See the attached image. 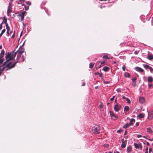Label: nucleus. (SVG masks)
Masks as SVG:
<instances>
[{
	"instance_id": "f257e3e1",
	"label": "nucleus",
	"mask_w": 153,
	"mask_h": 153,
	"mask_svg": "<svg viewBox=\"0 0 153 153\" xmlns=\"http://www.w3.org/2000/svg\"><path fill=\"white\" fill-rule=\"evenodd\" d=\"M22 53L16 51L14 52V51L10 53H8L6 55L5 58L6 61L4 62V65H5L6 62H9L12 60L17 55V56L19 58H20Z\"/></svg>"
},
{
	"instance_id": "f03ea898",
	"label": "nucleus",
	"mask_w": 153,
	"mask_h": 153,
	"mask_svg": "<svg viewBox=\"0 0 153 153\" xmlns=\"http://www.w3.org/2000/svg\"><path fill=\"white\" fill-rule=\"evenodd\" d=\"M20 58H19L17 56V58L16 59V62H15L14 63L12 64V62H9L6 65V67H7L8 68V69H7L6 70V71L8 70L9 69H11L13 68L15 66L16 64V63L19 60V59Z\"/></svg>"
},
{
	"instance_id": "7ed1b4c3",
	"label": "nucleus",
	"mask_w": 153,
	"mask_h": 153,
	"mask_svg": "<svg viewBox=\"0 0 153 153\" xmlns=\"http://www.w3.org/2000/svg\"><path fill=\"white\" fill-rule=\"evenodd\" d=\"M100 127L98 125L94 126L92 128V131L95 134H98L100 133Z\"/></svg>"
},
{
	"instance_id": "20e7f679",
	"label": "nucleus",
	"mask_w": 153,
	"mask_h": 153,
	"mask_svg": "<svg viewBox=\"0 0 153 153\" xmlns=\"http://www.w3.org/2000/svg\"><path fill=\"white\" fill-rule=\"evenodd\" d=\"M122 106L120 104H117L114 107V109L117 112L121 109Z\"/></svg>"
},
{
	"instance_id": "39448f33",
	"label": "nucleus",
	"mask_w": 153,
	"mask_h": 153,
	"mask_svg": "<svg viewBox=\"0 0 153 153\" xmlns=\"http://www.w3.org/2000/svg\"><path fill=\"white\" fill-rule=\"evenodd\" d=\"M110 114L112 118L114 120H116L117 119L118 116L116 115L113 111H110Z\"/></svg>"
},
{
	"instance_id": "423d86ee",
	"label": "nucleus",
	"mask_w": 153,
	"mask_h": 153,
	"mask_svg": "<svg viewBox=\"0 0 153 153\" xmlns=\"http://www.w3.org/2000/svg\"><path fill=\"white\" fill-rule=\"evenodd\" d=\"M6 27L7 29V33L8 34V36L10 34L12 33V31L10 30V27L9 26L8 24H6Z\"/></svg>"
},
{
	"instance_id": "0eeeda50",
	"label": "nucleus",
	"mask_w": 153,
	"mask_h": 153,
	"mask_svg": "<svg viewBox=\"0 0 153 153\" xmlns=\"http://www.w3.org/2000/svg\"><path fill=\"white\" fill-rule=\"evenodd\" d=\"M4 56V55H2V54L1 55V54H0V65H2V67L3 65H5L6 63H7L6 62L5 65H4V63L3 65L2 64L3 62L4 61L3 56Z\"/></svg>"
},
{
	"instance_id": "6e6552de",
	"label": "nucleus",
	"mask_w": 153,
	"mask_h": 153,
	"mask_svg": "<svg viewBox=\"0 0 153 153\" xmlns=\"http://www.w3.org/2000/svg\"><path fill=\"white\" fill-rule=\"evenodd\" d=\"M139 100V102L141 104H143L145 102V98L143 97H140Z\"/></svg>"
},
{
	"instance_id": "1a4fd4ad",
	"label": "nucleus",
	"mask_w": 153,
	"mask_h": 153,
	"mask_svg": "<svg viewBox=\"0 0 153 153\" xmlns=\"http://www.w3.org/2000/svg\"><path fill=\"white\" fill-rule=\"evenodd\" d=\"M25 13H26L25 12H22L21 14H20L19 15V16H20V17H21V21H22L24 20L25 15Z\"/></svg>"
},
{
	"instance_id": "9d476101",
	"label": "nucleus",
	"mask_w": 153,
	"mask_h": 153,
	"mask_svg": "<svg viewBox=\"0 0 153 153\" xmlns=\"http://www.w3.org/2000/svg\"><path fill=\"white\" fill-rule=\"evenodd\" d=\"M24 48L22 47L21 46L20 47L18 50L16 51L22 53L24 52Z\"/></svg>"
},
{
	"instance_id": "9b49d317",
	"label": "nucleus",
	"mask_w": 153,
	"mask_h": 153,
	"mask_svg": "<svg viewBox=\"0 0 153 153\" xmlns=\"http://www.w3.org/2000/svg\"><path fill=\"white\" fill-rule=\"evenodd\" d=\"M148 83H152L153 82V78L151 76H149L148 78Z\"/></svg>"
},
{
	"instance_id": "f8f14e48",
	"label": "nucleus",
	"mask_w": 153,
	"mask_h": 153,
	"mask_svg": "<svg viewBox=\"0 0 153 153\" xmlns=\"http://www.w3.org/2000/svg\"><path fill=\"white\" fill-rule=\"evenodd\" d=\"M136 69L137 71L140 72H142L144 71L142 69L139 67H136Z\"/></svg>"
},
{
	"instance_id": "ddd939ff",
	"label": "nucleus",
	"mask_w": 153,
	"mask_h": 153,
	"mask_svg": "<svg viewBox=\"0 0 153 153\" xmlns=\"http://www.w3.org/2000/svg\"><path fill=\"white\" fill-rule=\"evenodd\" d=\"M110 69V68L108 67L105 66L103 67L102 70L106 72L108 71Z\"/></svg>"
},
{
	"instance_id": "4468645a",
	"label": "nucleus",
	"mask_w": 153,
	"mask_h": 153,
	"mask_svg": "<svg viewBox=\"0 0 153 153\" xmlns=\"http://www.w3.org/2000/svg\"><path fill=\"white\" fill-rule=\"evenodd\" d=\"M148 58L150 60L153 59V55L152 54L148 55Z\"/></svg>"
},
{
	"instance_id": "2eb2a0df",
	"label": "nucleus",
	"mask_w": 153,
	"mask_h": 153,
	"mask_svg": "<svg viewBox=\"0 0 153 153\" xmlns=\"http://www.w3.org/2000/svg\"><path fill=\"white\" fill-rule=\"evenodd\" d=\"M135 121V120L134 119L132 118L130 120V122L129 123L130 125H132L133 124V123Z\"/></svg>"
},
{
	"instance_id": "dca6fc26",
	"label": "nucleus",
	"mask_w": 153,
	"mask_h": 153,
	"mask_svg": "<svg viewBox=\"0 0 153 153\" xmlns=\"http://www.w3.org/2000/svg\"><path fill=\"white\" fill-rule=\"evenodd\" d=\"M140 145V144H137L135 143H134V146L135 147V148L136 149H139V146Z\"/></svg>"
},
{
	"instance_id": "f3484780",
	"label": "nucleus",
	"mask_w": 153,
	"mask_h": 153,
	"mask_svg": "<svg viewBox=\"0 0 153 153\" xmlns=\"http://www.w3.org/2000/svg\"><path fill=\"white\" fill-rule=\"evenodd\" d=\"M129 107L128 106H126L125 107L124 110L125 111H128L129 110Z\"/></svg>"
},
{
	"instance_id": "a211bd4d",
	"label": "nucleus",
	"mask_w": 153,
	"mask_h": 153,
	"mask_svg": "<svg viewBox=\"0 0 153 153\" xmlns=\"http://www.w3.org/2000/svg\"><path fill=\"white\" fill-rule=\"evenodd\" d=\"M129 125H130L129 124L127 123L123 126V128H126L129 127Z\"/></svg>"
},
{
	"instance_id": "6ab92c4d",
	"label": "nucleus",
	"mask_w": 153,
	"mask_h": 153,
	"mask_svg": "<svg viewBox=\"0 0 153 153\" xmlns=\"http://www.w3.org/2000/svg\"><path fill=\"white\" fill-rule=\"evenodd\" d=\"M144 117V115L142 113H140L138 115V117H139V118H143Z\"/></svg>"
},
{
	"instance_id": "aec40b11",
	"label": "nucleus",
	"mask_w": 153,
	"mask_h": 153,
	"mask_svg": "<svg viewBox=\"0 0 153 153\" xmlns=\"http://www.w3.org/2000/svg\"><path fill=\"white\" fill-rule=\"evenodd\" d=\"M131 150V147L128 146L127 149V152L128 153H130Z\"/></svg>"
},
{
	"instance_id": "412c9836",
	"label": "nucleus",
	"mask_w": 153,
	"mask_h": 153,
	"mask_svg": "<svg viewBox=\"0 0 153 153\" xmlns=\"http://www.w3.org/2000/svg\"><path fill=\"white\" fill-rule=\"evenodd\" d=\"M147 132L149 133H151L152 132V129L150 128H147Z\"/></svg>"
},
{
	"instance_id": "4be33fe9",
	"label": "nucleus",
	"mask_w": 153,
	"mask_h": 153,
	"mask_svg": "<svg viewBox=\"0 0 153 153\" xmlns=\"http://www.w3.org/2000/svg\"><path fill=\"white\" fill-rule=\"evenodd\" d=\"M105 62L104 61H103L101 62V64L98 67L99 68H100L102 66L104 65H105Z\"/></svg>"
},
{
	"instance_id": "5701e85b",
	"label": "nucleus",
	"mask_w": 153,
	"mask_h": 153,
	"mask_svg": "<svg viewBox=\"0 0 153 153\" xmlns=\"http://www.w3.org/2000/svg\"><path fill=\"white\" fill-rule=\"evenodd\" d=\"M12 4L11 2H10L9 4V6H8V10L10 9H11L12 8Z\"/></svg>"
},
{
	"instance_id": "b1692460",
	"label": "nucleus",
	"mask_w": 153,
	"mask_h": 153,
	"mask_svg": "<svg viewBox=\"0 0 153 153\" xmlns=\"http://www.w3.org/2000/svg\"><path fill=\"white\" fill-rule=\"evenodd\" d=\"M124 76L127 77H129L130 76V74L129 73H125Z\"/></svg>"
},
{
	"instance_id": "393cba45",
	"label": "nucleus",
	"mask_w": 153,
	"mask_h": 153,
	"mask_svg": "<svg viewBox=\"0 0 153 153\" xmlns=\"http://www.w3.org/2000/svg\"><path fill=\"white\" fill-rule=\"evenodd\" d=\"M94 63H93L92 62H91L89 64V67L90 68H92L94 66Z\"/></svg>"
},
{
	"instance_id": "a878e982",
	"label": "nucleus",
	"mask_w": 153,
	"mask_h": 153,
	"mask_svg": "<svg viewBox=\"0 0 153 153\" xmlns=\"http://www.w3.org/2000/svg\"><path fill=\"white\" fill-rule=\"evenodd\" d=\"M126 144L125 143H122L121 145V147L122 148H124L126 147Z\"/></svg>"
},
{
	"instance_id": "bb28decb",
	"label": "nucleus",
	"mask_w": 153,
	"mask_h": 153,
	"mask_svg": "<svg viewBox=\"0 0 153 153\" xmlns=\"http://www.w3.org/2000/svg\"><path fill=\"white\" fill-rule=\"evenodd\" d=\"M126 99L128 103L129 104L131 103L130 100L128 98H126Z\"/></svg>"
},
{
	"instance_id": "cd10ccee",
	"label": "nucleus",
	"mask_w": 153,
	"mask_h": 153,
	"mask_svg": "<svg viewBox=\"0 0 153 153\" xmlns=\"http://www.w3.org/2000/svg\"><path fill=\"white\" fill-rule=\"evenodd\" d=\"M103 59H109V58L108 57V56L107 55H104L102 57Z\"/></svg>"
},
{
	"instance_id": "c85d7f7f",
	"label": "nucleus",
	"mask_w": 153,
	"mask_h": 153,
	"mask_svg": "<svg viewBox=\"0 0 153 153\" xmlns=\"http://www.w3.org/2000/svg\"><path fill=\"white\" fill-rule=\"evenodd\" d=\"M144 67L145 68H146V69H147V68H149L150 66L148 65H145L144 66Z\"/></svg>"
},
{
	"instance_id": "c756f323",
	"label": "nucleus",
	"mask_w": 153,
	"mask_h": 153,
	"mask_svg": "<svg viewBox=\"0 0 153 153\" xmlns=\"http://www.w3.org/2000/svg\"><path fill=\"white\" fill-rule=\"evenodd\" d=\"M132 85L134 86H136V82L135 81H132Z\"/></svg>"
},
{
	"instance_id": "7c9ffc66",
	"label": "nucleus",
	"mask_w": 153,
	"mask_h": 153,
	"mask_svg": "<svg viewBox=\"0 0 153 153\" xmlns=\"http://www.w3.org/2000/svg\"><path fill=\"white\" fill-rule=\"evenodd\" d=\"M26 3L29 5H31V2L30 1H27Z\"/></svg>"
},
{
	"instance_id": "2f4dec72",
	"label": "nucleus",
	"mask_w": 153,
	"mask_h": 153,
	"mask_svg": "<svg viewBox=\"0 0 153 153\" xmlns=\"http://www.w3.org/2000/svg\"><path fill=\"white\" fill-rule=\"evenodd\" d=\"M104 147H108L109 146V145L108 144H105L103 145Z\"/></svg>"
},
{
	"instance_id": "473e14b6",
	"label": "nucleus",
	"mask_w": 153,
	"mask_h": 153,
	"mask_svg": "<svg viewBox=\"0 0 153 153\" xmlns=\"http://www.w3.org/2000/svg\"><path fill=\"white\" fill-rule=\"evenodd\" d=\"M0 54H1V55L2 54V55H4V50H3L1 51Z\"/></svg>"
},
{
	"instance_id": "72a5a7b5",
	"label": "nucleus",
	"mask_w": 153,
	"mask_h": 153,
	"mask_svg": "<svg viewBox=\"0 0 153 153\" xmlns=\"http://www.w3.org/2000/svg\"><path fill=\"white\" fill-rule=\"evenodd\" d=\"M24 6H25V10H28L29 9V6H25V5H24Z\"/></svg>"
},
{
	"instance_id": "f704fd0d",
	"label": "nucleus",
	"mask_w": 153,
	"mask_h": 153,
	"mask_svg": "<svg viewBox=\"0 0 153 153\" xmlns=\"http://www.w3.org/2000/svg\"><path fill=\"white\" fill-rule=\"evenodd\" d=\"M149 117L151 118V119H152L153 118V113L150 115Z\"/></svg>"
},
{
	"instance_id": "c9c22d12",
	"label": "nucleus",
	"mask_w": 153,
	"mask_h": 153,
	"mask_svg": "<svg viewBox=\"0 0 153 153\" xmlns=\"http://www.w3.org/2000/svg\"><path fill=\"white\" fill-rule=\"evenodd\" d=\"M126 140H125L124 139H123L122 140V143H125Z\"/></svg>"
},
{
	"instance_id": "e433bc0d",
	"label": "nucleus",
	"mask_w": 153,
	"mask_h": 153,
	"mask_svg": "<svg viewBox=\"0 0 153 153\" xmlns=\"http://www.w3.org/2000/svg\"><path fill=\"white\" fill-rule=\"evenodd\" d=\"M5 68H8L7 67H6V66L5 67H4L3 68H2V69H0V71H2V72H3V71L4 70V69ZM8 68H7L8 69Z\"/></svg>"
},
{
	"instance_id": "4c0bfd02",
	"label": "nucleus",
	"mask_w": 153,
	"mask_h": 153,
	"mask_svg": "<svg viewBox=\"0 0 153 153\" xmlns=\"http://www.w3.org/2000/svg\"><path fill=\"white\" fill-rule=\"evenodd\" d=\"M3 23V21L2 23L0 25V30L2 28V24Z\"/></svg>"
},
{
	"instance_id": "58836bf2",
	"label": "nucleus",
	"mask_w": 153,
	"mask_h": 153,
	"mask_svg": "<svg viewBox=\"0 0 153 153\" xmlns=\"http://www.w3.org/2000/svg\"><path fill=\"white\" fill-rule=\"evenodd\" d=\"M99 107L101 108H102L103 107V105L102 103H101L99 105Z\"/></svg>"
},
{
	"instance_id": "ea45409f",
	"label": "nucleus",
	"mask_w": 153,
	"mask_h": 153,
	"mask_svg": "<svg viewBox=\"0 0 153 153\" xmlns=\"http://www.w3.org/2000/svg\"><path fill=\"white\" fill-rule=\"evenodd\" d=\"M140 145L139 146V148H140V149H141V150H142V146L141 145V143H140Z\"/></svg>"
},
{
	"instance_id": "a19ab883",
	"label": "nucleus",
	"mask_w": 153,
	"mask_h": 153,
	"mask_svg": "<svg viewBox=\"0 0 153 153\" xmlns=\"http://www.w3.org/2000/svg\"><path fill=\"white\" fill-rule=\"evenodd\" d=\"M137 78L135 77H134V78L132 79V81H135L137 80Z\"/></svg>"
},
{
	"instance_id": "79ce46f5",
	"label": "nucleus",
	"mask_w": 153,
	"mask_h": 153,
	"mask_svg": "<svg viewBox=\"0 0 153 153\" xmlns=\"http://www.w3.org/2000/svg\"><path fill=\"white\" fill-rule=\"evenodd\" d=\"M104 84H108L109 83V81H104Z\"/></svg>"
},
{
	"instance_id": "37998d69",
	"label": "nucleus",
	"mask_w": 153,
	"mask_h": 153,
	"mask_svg": "<svg viewBox=\"0 0 153 153\" xmlns=\"http://www.w3.org/2000/svg\"><path fill=\"white\" fill-rule=\"evenodd\" d=\"M152 86V84H150L148 85V86H149V88H151Z\"/></svg>"
},
{
	"instance_id": "c03bdc74",
	"label": "nucleus",
	"mask_w": 153,
	"mask_h": 153,
	"mask_svg": "<svg viewBox=\"0 0 153 153\" xmlns=\"http://www.w3.org/2000/svg\"><path fill=\"white\" fill-rule=\"evenodd\" d=\"M151 72H152L153 71V69L151 67H150L149 68Z\"/></svg>"
},
{
	"instance_id": "a18cd8bd",
	"label": "nucleus",
	"mask_w": 153,
	"mask_h": 153,
	"mask_svg": "<svg viewBox=\"0 0 153 153\" xmlns=\"http://www.w3.org/2000/svg\"><path fill=\"white\" fill-rule=\"evenodd\" d=\"M11 12V9H9V10H8V9H7V13H9Z\"/></svg>"
},
{
	"instance_id": "49530a36",
	"label": "nucleus",
	"mask_w": 153,
	"mask_h": 153,
	"mask_svg": "<svg viewBox=\"0 0 153 153\" xmlns=\"http://www.w3.org/2000/svg\"><path fill=\"white\" fill-rule=\"evenodd\" d=\"M6 30L5 29H4L2 31L1 33L2 34H3L5 32Z\"/></svg>"
},
{
	"instance_id": "de8ad7c7",
	"label": "nucleus",
	"mask_w": 153,
	"mask_h": 153,
	"mask_svg": "<svg viewBox=\"0 0 153 153\" xmlns=\"http://www.w3.org/2000/svg\"><path fill=\"white\" fill-rule=\"evenodd\" d=\"M122 131L121 129H120L117 131V132L118 133H120Z\"/></svg>"
},
{
	"instance_id": "09e8293b",
	"label": "nucleus",
	"mask_w": 153,
	"mask_h": 153,
	"mask_svg": "<svg viewBox=\"0 0 153 153\" xmlns=\"http://www.w3.org/2000/svg\"><path fill=\"white\" fill-rule=\"evenodd\" d=\"M125 68L126 67L125 66H123L122 67V69L124 71H125Z\"/></svg>"
},
{
	"instance_id": "8fccbe9b",
	"label": "nucleus",
	"mask_w": 153,
	"mask_h": 153,
	"mask_svg": "<svg viewBox=\"0 0 153 153\" xmlns=\"http://www.w3.org/2000/svg\"><path fill=\"white\" fill-rule=\"evenodd\" d=\"M152 149L151 148H150L149 149V153H151V152H152Z\"/></svg>"
},
{
	"instance_id": "3c124183",
	"label": "nucleus",
	"mask_w": 153,
	"mask_h": 153,
	"mask_svg": "<svg viewBox=\"0 0 153 153\" xmlns=\"http://www.w3.org/2000/svg\"><path fill=\"white\" fill-rule=\"evenodd\" d=\"M142 137V135L140 134H138L137 136V137L138 138H140V137Z\"/></svg>"
},
{
	"instance_id": "603ef678",
	"label": "nucleus",
	"mask_w": 153,
	"mask_h": 153,
	"mask_svg": "<svg viewBox=\"0 0 153 153\" xmlns=\"http://www.w3.org/2000/svg\"><path fill=\"white\" fill-rule=\"evenodd\" d=\"M24 0H19V1L20 2L22 3L24 2Z\"/></svg>"
},
{
	"instance_id": "864d4df0",
	"label": "nucleus",
	"mask_w": 153,
	"mask_h": 153,
	"mask_svg": "<svg viewBox=\"0 0 153 153\" xmlns=\"http://www.w3.org/2000/svg\"><path fill=\"white\" fill-rule=\"evenodd\" d=\"M139 125V122H137L136 123V126H138Z\"/></svg>"
},
{
	"instance_id": "5fc2aeb1",
	"label": "nucleus",
	"mask_w": 153,
	"mask_h": 153,
	"mask_svg": "<svg viewBox=\"0 0 153 153\" xmlns=\"http://www.w3.org/2000/svg\"><path fill=\"white\" fill-rule=\"evenodd\" d=\"M117 92L119 93V92H121V91L120 89H117Z\"/></svg>"
},
{
	"instance_id": "6e6d98bb",
	"label": "nucleus",
	"mask_w": 153,
	"mask_h": 153,
	"mask_svg": "<svg viewBox=\"0 0 153 153\" xmlns=\"http://www.w3.org/2000/svg\"><path fill=\"white\" fill-rule=\"evenodd\" d=\"M148 148L147 147H146V149H145V150H146V151H148Z\"/></svg>"
},
{
	"instance_id": "4d7b16f0",
	"label": "nucleus",
	"mask_w": 153,
	"mask_h": 153,
	"mask_svg": "<svg viewBox=\"0 0 153 153\" xmlns=\"http://www.w3.org/2000/svg\"><path fill=\"white\" fill-rule=\"evenodd\" d=\"M134 54H138L137 51H135L134 52Z\"/></svg>"
},
{
	"instance_id": "13d9d810",
	"label": "nucleus",
	"mask_w": 153,
	"mask_h": 153,
	"mask_svg": "<svg viewBox=\"0 0 153 153\" xmlns=\"http://www.w3.org/2000/svg\"><path fill=\"white\" fill-rule=\"evenodd\" d=\"M4 20H5V23L6 24H6H7V19H4Z\"/></svg>"
},
{
	"instance_id": "bf43d9fd",
	"label": "nucleus",
	"mask_w": 153,
	"mask_h": 153,
	"mask_svg": "<svg viewBox=\"0 0 153 153\" xmlns=\"http://www.w3.org/2000/svg\"><path fill=\"white\" fill-rule=\"evenodd\" d=\"M100 74V73L98 72H96L95 73V75H98V74Z\"/></svg>"
},
{
	"instance_id": "052dcab7",
	"label": "nucleus",
	"mask_w": 153,
	"mask_h": 153,
	"mask_svg": "<svg viewBox=\"0 0 153 153\" xmlns=\"http://www.w3.org/2000/svg\"><path fill=\"white\" fill-rule=\"evenodd\" d=\"M114 100V99L112 97L110 99V100L111 101H113Z\"/></svg>"
},
{
	"instance_id": "680f3d73",
	"label": "nucleus",
	"mask_w": 153,
	"mask_h": 153,
	"mask_svg": "<svg viewBox=\"0 0 153 153\" xmlns=\"http://www.w3.org/2000/svg\"><path fill=\"white\" fill-rule=\"evenodd\" d=\"M122 98L123 99H126V97L124 96H123L122 97Z\"/></svg>"
},
{
	"instance_id": "e2e57ef3",
	"label": "nucleus",
	"mask_w": 153,
	"mask_h": 153,
	"mask_svg": "<svg viewBox=\"0 0 153 153\" xmlns=\"http://www.w3.org/2000/svg\"><path fill=\"white\" fill-rule=\"evenodd\" d=\"M149 143L148 142H147V145L149 146Z\"/></svg>"
},
{
	"instance_id": "0e129e2a",
	"label": "nucleus",
	"mask_w": 153,
	"mask_h": 153,
	"mask_svg": "<svg viewBox=\"0 0 153 153\" xmlns=\"http://www.w3.org/2000/svg\"><path fill=\"white\" fill-rule=\"evenodd\" d=\"M148 140H150V141H152L153 140V138L152 139H148Z\"/></svg>"
},
{
	"instance_id": "69168bd1",
	"label": "nucleus",
	"mask_w": 153,
	"mask_h": 153,
	"mask_svg": "<svg viewBox=\"0 0 153 153\" xmlns=\"http://www.w3.org/2000/svg\"><path fill=\"white\" fill-rule=\"evenodd\" d=\"M99 75H100V77H102V74H99Z\"/></svg>"
},
{
	"instance_id": "338daca9",
	"label": "nucleus",
	"mask_w": 153,
	"mask_h": 153,
	"mask_svg": "<svg viewBox=\"0 0 153 153\" xmlns=\"http://www.w3.org/2000/svg\"><path fill=\"white\" fill-rule=\"evenodd\" d=\"M15 36V35L14 34H13V35H12V38H13Z\"/></svg>"
},
{
	"instance_id": "774afa93",
	"label": "nucleus",
	"mask_w": 153,
	"mask_h": 153,
	"mask_svg": "<svg viewBox=\"0 0 153 153\" xmlns=\"http://www.w3.org/2000/svg\"><path fill=\"white\" fill-rule=\"evenodd\" d=\"M2 73V71H0V75H1Z\"/></svg>"
}]
</instances>
